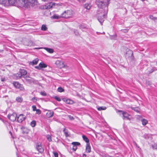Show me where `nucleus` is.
Segmentation results:
<instances>
[{
	"label": "nucleus",
	"instance_id": "37",
	"mask_svg": "<svg viewBox=\"0 0 157 157\" xmlns=\"http://www.w3.org/2000/svg\"><path fill=\"white\" fill-rule=\"evenodd\" d=\"M150 19L153 20L155 21L157 19V17H154L152 15L150 16Z\"/></svg>",
	"mask_w": 157,
	"mask_h": 157
},
{
	"label": "nucleus",
	"instance_id": "59",
	"mask_svg": "<svg viewBox=\"0 0 157 157\" xmlns=\"http://www.w3.org/2000/svg\"><path fill=\"white\" fill-rule=\"evenodd\" d=\"M10 133H11V134H12V133L11 132H10Z\"/></svg>",
	"mask_w": 157,
	"mask_h": 157
},
{
	"label": "nucleus",
	"instance_id": "30",
	"mask_svg": "<svg viewBox=\"0 0 157 157\" xmlns=\"http://www.w3.org/2000/svg\"><path fill=\"white\" fill-rule=\"evenodd\" d=\"M47 28L45 25H42L41 27V29L42 30L46 31L47 30Z\"/></svg>",
	"mask_w": 157,
	"mask_h": 157
},
{
	"label": "nucleus",
	"instance_id": "14",
	"mask_svg": "<svg viewBox=\"0 0 157 157\" xmlns=\"http://www.w3.org/2000/svg\"><path fill=\"white\" fill-rule=\"evenodd\" d=\"M71 144L73 145L72 148L73 150L75 151L77 149V146L80 145V144L78 142H73Z\"/></svg>",
	"mask_w": 157,
	"mask_h": 157
},
{
	"label": "nucleus",
	"instance_id": "7",
	"mask_svg": "<svg viewBox=\"0 0 157 157\" xmlns=\"http://www.w3.org/2000/svg\"><path fill=\"white\" fill-rule=\"evenodd\" d=\"M17 114L15 113H13L11 114H9L8 115V118L12 121H14L16 119Z\"/></svg>",
	"mask_w": 157,
	"mask_h": 157
},
{
	"label": "nucleus",
	"instance_id": "17",
	"mask_svg": "<svg viewBox=\"0 0 157 157\" xmlns=\"http://www.w3.org/2000/svg\"><path fill=\"white\" fill-rule=\"evenodd\" d=\"M39 61V59H35L34 60H33L32 62H30V64L31 65H36Z\"/></svg>",
	"mask_w": 157,
	"mask_h": 157
},
{
	"label": "nucleus",
	"instance_id": "36",
	"mask_svg": "<svg viewBox=\"0 0 157 157\" xmlns=\"http://www.w3.org/2000/svg\"><path fill=\"white\" fill-rule=\"evenodd\" d=\"M79 28L82 30L86 29V28L84 26V25H82L80 26Z\"/></svg>",
	"mask_w": 157,
	"mask_h": 157
},
{
	"label": "nucleus",
	"instance_id": "12",
	"mask_svg": "<svg viewBox=\"0 0 157 157\" xmlns=\"http://www.w3.org/2000/svg\"><path fill=\"white\" fill-rule=\"evenodd\" d=\"M119 112H121L122 113V114L123 117V119H124L125 118H126L128 120H130V119L128 117L129 116V114L126 112H124L122 110H119Z\"/></svg>",
	"mask_w": 157,
	"mask_h": 157
},
{
	"label": "nucleus",
	"instance_id": "24",
	"mask_svg": "<svg viewBox=\"0 0 157 157\" xmlns=\"http://www.w3.org/2000/svg\"><path fill=\"white\" fill-rule=\"evenodd\" d=\"M39 64L41 68H45L47 67V65L42 62L40 63Z\"/></svg>",
	"mask_w": 157,
	"mask_h": 157
},
{
	"label": "nucleus",
	"instance_id": "18",
	"mask_svg": "<svg viewBox=\"0 0 157 157\" xmlns=\"http://www.w3.org/2000/svg\"><path fill=\"white\" fill-rule=\"evenodd\" d=\"M22 130V133L23 134H27L29 132V130L24 127L21 128Z\"/></svg>",
	"mask_w": 157,
	"mask_h": 157
},
{
	"label": "nucleus",
	"instance_id": "48",
	"mask_svg": "<svg viewBox=\"0 0 157 157\" xmlns=\"http://www.w3.org/2000/svg\"><path fill=\"white\" fill-rule=\"evenodd\" d=\"M35 68L37 69L38 70H40L41 69V68L39 66H39H36L35 67Z\"/></svg>",
	"mask_w": 157,
	"mask_h": 157
},
{
	"label": "nucleus",
	"instance_id": "33",
	"mask_svg": "<svg viewBox=\"0 0 157 157\" xmlns=\"http://www.w3.org/2000/svg\"><path fill=\"white\" fill-rule=\"evenodd\" d=\"M57 90L59 92H62L64 91V89L62 87H60L58 88Z\"/></svg>",
	"mask_w": 157,
	"mask_h": 157
},
{
	"label": "nucleus",
	"instance_id": "55",
	"mask_svg": "<svg viewBox=\"0 0 157 157\" xmlns=\"http://www.w3.org/2000/svg\"><path fill=\"white\" fill-rule=\"evenodd\" d=\"M83 157H86V155L85 154H83L82 155Z\"/></svg>",
	"mask_w": 157,
	"mask_h": 157
},
{
	"label": "nucleus",
	"instance_id": "27",
	"mask_svg": "<svg viewBox=\"0 0 157 157\" xmlns=\"http://www.w3.org/2000/svg\"><path fill=\"white\" fill-rule=\"evenodd\" d=\"M106 107L105 106H101L99 107L98 108V110L99 111H101V110H105L106 109Z\"/></svg>",
	"mask_w": 157,
	"mask_h": 157
},
{
	"label": "nucleus",
	"instance_id": "23",
	"mask_svg": "<svg viewBox=\"0 0 157 157\" xmlns=\"http://www.w3.org/2000/svg\"><path fill=\"white\" fill-rule=\"evenodd\" d=\"M141 122L142 124L144 126L145 125L148 123V121L144 119H143L141 120Z\"/></svg>",
	"mask_w": 157,
	"mask_h": 157
},
{
	"label": "nucleus",
	"instance_id": "39",
	"mask_svg": "<svg viewBox=\"0 0 157 157\" xmlns=\"http://www.w3.org/2000/svg\"><path fill=\"white\" fill-rule=\"evenodd\" d=\"M53 112H50L49 113V117H53Z\"/></svg>",
	"mask_w": 157,
	"mask_h": 157
},
{
	"label": "nucleus",
	"instance_id": "56",
	"mask_svg": "<svg viewBox=\"0 0 157 157\" xmlns=\"http://www.w3.org/2000/svg\"><path fill=\"white\" fill-rule=\"evenodd\" d=\"M5 79L4 78H1V81L2 82L4 81H5Z\"/></svg>",
	"mask_w": 157,
	"mask_h": 157
},
{
	"label": "nucleus",
	"instance_id": "53",
	"mask_svg": "<svg viewBox=\"0 0 157 157\" xmlns=\"http://www.w3.org/2000/svg\"><path fill=\"white\" fill-rule=\"evenodd\" d=\"M110 38L111 39H115V36H112Z\"/></svg>",
	"mask_w": 157,
	"mask_h": 157
},
{
	"label": "nucleus",
	"instance_id": "44",
	"mask_svg": "<svg viewBox=\"0 0 157 157\" xmlns=\"http://www.w3.org/2000/svg\"><path fill=\"white\" fill-rule=\"evenodd\" d=\"M53 18L54 19H58L59 18V17L58 16L55 15L53 16Z\"/></svg>",
	"mask_w": 157,
	"mask_h": 157
},
{
	"label": "nucleus",
	"instance_id": "19",
	"mask_svg": "<svg viewBox=\"0 0 157 157\" xmlns=\"http://www.w3.org/2000/svg\"><path fill=\"white\" fill-rule=\"evenodd\" d=\"M63 100L64 101L66 102L68 104H72L73 103V101L69 99H67L66 98H63Z\"/></svg>",
	"mask_w": 157,
	"mask_h": 157
},
{
	"label": "nucleus",
	"instance_id": "57",
	"mask_svg": "<svg viewBox=\"0 0 157 157\" xmlns=\"http://www.w3.org/2000/svg\"><path fill=\"white\" fill-rule=\"evenodd\" d=\"M3 50H2V49H0V52H3Z\"/></svg>",
	"mask_w": 157,
	"mask_h": 157
},
{
	"label": "nucleus",
	"instance_id": "9",
	"mask_svg": "<svg viewBox=\"0 0 157 157\" xmlns=\"http://www.w3.org/2000/svg\"><path fill=\"white\" fill-rule=\"evenodd\" d=\"M25 117L23 114H20L17 118V120L19 123L22 122L25 119Z\"/></svg>",
	"mask_w": 157,
	"mask_h": 157
},
{
	"label": "nucleus",
	"instance_id": "21",
	"mask_svg": "<svg viewBox=\"0 0 157 157\" xmlns=\"http://www.w3.org/2000/svg\"><path fill=\"white\" fill-rule=\"evenodd\" d=\"M44 49L46 50L48 52L52 53L54 52V50L52 48H45Z\"/></svg>",
	"mask_w": 157,
	"mask_h": 157
},
{
	"label": "nucleus",
	"instance_id": "52",
	"mask_svg": "<svg viewBox=\"0 0 157 157\" xmlns=\"http://www.w3.org/2000/svg\"><path fill=\"white\" fill-rule=\"evenodd\" d=\"M133 143L134 144L136 145V147H137L138 148L139 147V146H138L137 144L136 143V142L135 141H133Z\"/></svg>",
	"mask_w": 157,
	"mask_h": 157
},
{
	"label": "nucleus",
	"instance_id": "45",
	"mask_svg": "<svg viewBox=\"0 0 157 157\" xmlns=\"http://www.w3.org/2000/svg\"><path fill=\"white\" fill-rule=\"evenodd\" d=\"M128 30L127 29H125L121 30L122 32L124 33H127L128 31Z\"/></svg>",
	"mask_w": 157,
	"mask_h": 157
},
{
	"label": "nucleus",
	"instance_id": "8",
	"mask_svg": "<svg viewBox=\"0 0 157 157\" xmlns=\"http://www.w3.org/2000/svg\"><path fill=\"white\" fill-rule=\"evenodd\" d=\"M30 78H29L28 77L25 78V80L26 82L30 84H31L32 83H37L38 82L37 80L34 79L33 78H32L30 77Z\"/></svg>",
	"mask_w": 157,
	"mask_h": 157
},
{
	"label": "nucleus",
	"instance_id": "20",
	"mask_svg": "<svg viewBox=\"0 0 157 157\" xmlns=\"http://www.w3.org/2000/svg\"><path fill=\"white\" fill-rule=\"evenodd\" d=\"M82 137L86 143V144L89 143V140L86 136L84 135H83L82 136Z\"/></svg>",
	"mask_w": 157,
	"mask_h": 157
},
{
	"label": "nucleus",
	"instance_id": "15",
	"mask_svg": "<svg viewBox=\"0 0 157 157\" xmlns=\"http://www.w3.org/2000/svg\"><path fill=\"white\" fill-rule=\"evenodd\" d=\"M25 45L28 46H31L33 45V42L30 40H27L25 42Z\"/></svg>",
	"mask_w": 157,
	"mask_h": 157
},
{
	"label": "nucleus",
	"instance_id": "3",
	"mask_svg": "<svg viewBox=\"0 0 157 157\" xmlns=\"http://www.w3.org/2000/svg\"><path fill=\"white\" fill-rule=\"evenodd\" d=\"M73 11L71 10L65 11L61 15L62 17L67 18L72 17L73 14Z\"/></svg>",
	"mask_w": 157,
	"mask_h": 157
},
{
	"label": "nucleus",
	"instance_id": "38",
	"mask_svg": "<svg viewBox=\"0 0 157 157\" xmlns=\"http://www.w3.org/2000/svg\"><path fill=\"white\" fill-rule=\"evenodd\" d=\"M47 139L49 141H52L51 137L50 135H48L47 136Z\"/></svg>",
	"mask_w": 157,
	"mask_h": 157
},
{
	"label": "nucleus",
	"instance_id": "6",
	"mask_svg": "<svg viewBox=\"0 0 157 157\" xmlns=\"http://www.w3.org/2000/svg\"><path fill=\"white\" fill-rule=\"evenodd\" d=\"M56 64L57 67L60 68H62L65 67V66L63 62L62 61L57 60L56 63Z\"/></svg>",
	"mask_w": 157,
	"mask_h": 157
},
{
	"label": "nucleus",
	"instance_id": "2",
	"mask_svg": "<svg viewBox=\"0 0 157 157\" xmlns=\"http://www.w3.org/2000/svg\"><path fill=\"white\" fill-rule=\"evenodd\" d=\"M22 6L24 7H28L33 6L35 3H36V0H20Z\"/></svg>",
	"mask_w": 157,
	"mask_h": 157
},
{
	"label": "nucleus",
	"instance_id": "43",
	"mask_svg": "<svg viewBox=\"0 0 157 157\" xmlns=\"http://www.w3.org/2000/svg\"><path fill=\"white\" fill-rule=\"evenodd\" d=\"M36 113L37 114H40L41 113V111L39 109H37L36 110Z\"/></svg>",
	"mask_w": 157,
	"mask_h": 157
},
{
	"label": "nucleus",
	"instance_id": "29",
	"mask_svg": "<svg viewBox=\"0 0 157 157\" xmlns=\"http://www.w3.org/2000/svg\"><path fill=\"white\" fill-rule=\"evenodd\" d=\"M13 84L16 88H17L20 84L18 82H13Z\"/></svg>",
	"mask_w": 157,
	"mask_h": 157
},
{
	"label": "nucleus",
	"instance_id": "40",
	"mask_svg": "<svg viewBox=\"0 0 157 157\" xmlns=\"http://www.w3.org/2000/svg\"><path fill=\"white\" fill-rule=\"evenodd\" d=\"M53 154L54 155L55 157H58V154L57 152H55V151H53Z\"/></svg>",
	"mask_w": 157,
	"mask_h": 157
},
{
	"label": "nucleus",
	"instance_id": "47",
	"mask_svg": "<svg viewBox=\"0 0 157 157\" xmlns=\"http://www.w3.org/2000/svg\"><path fill=\"white\" fill-rule=\"evenodd\" d=\"M32 100L34 102H36V101H37V99H36V98H35V97H33V98H32Z\"/></svg>",
	"mask_w": 157,
	"mask_h": 157
},
{
	"label": "nucleus",
	"instance_id": "51",
	"mask_svg": "<svg viewBox=\"0 0 157 157\" xmlns=\"http://www.w3.org/2000/svg\"><path fill=\"white\" fill-rule=\"evenodd\" d=\"M144 137L145 138H147L148 137V135L147 134L144 135Z\"/></svg>",
	"mask_w": 157,
	"mask_h": 157
},
{
	"label": "nucleus",
	"instance_id": "42",
	"mask_svg": "<svg viewBox=\"0 0 157 157\" xmlns=\"http://www.w3.org/2000/svg\"><path fill=\"white\" fill-rule=\"evenodd\" d=\"M74 33L75 34L77 35L78 36L79 35V33L78 32V31L77 30H74Z\"/></svg>",
	"mask_w": 157,
	"mask_h": 157
},
{
	"label": "nucleus",
	"instance_id": "26",
	"mask_svg": "<svg viewBox=\"0 0 157 157\" xmlns=\"http://www.w3.org/2000/svg\"><path fill=\"white\" fill-rule=\"evenodd\" d=\"M16 76V79H18L21 78V77H22L21 76L20 73V71H19L15 75Z\"/></svg>",
	"mask_w": 157,
	"mask_h": 157
},
{
	"label": "nucleus",
	"instance_id": "16",
	"mask_svg": "<svg viewBox=\"0 0 157 157\" xmlns=\"http://www.w3.org/2000/svg\"><path fill=\"white\" fill-rule=\"evenodd\" d=\"M86 151L88 153H90L91 151V148L90 146V143L86 144Z\"/></svg>",
	"mask_w": 157,
	"mask_h": 157
},
{
	"label": "nucleus",
	"instance_id": "5",
	"mask_svg": "<svg viewBox=\"0 0 157 157\" xmlns=\"http://www.w3.org/2000/svg\"><path fill=\"white\" fill-rule=\"evenodd\" d=\"M55 3L53 2H49L43 6L42 9H50L53 7L55 6Z\"/></svg>",
	"mask_w": 157,
	"mask_h": 157
},
{
	"label": "nucleus",
	"instance_id": "35",
	"mask_svg": "<svg viewBox=\"0 0 157 157\" xmlns=\"http://www.w3.org/2000/svg\"><path fill=\"white\" fill-rule=\"evenodd\" d=\"M54 98L59 101H61V99L57 96H55L54 97Z\"/></svg>",
	"mask_w": 157,
	"mask_h": 157
},
{
	"label": "nucleus",
	"instance_id": "54",
	"mask_svg": "<svg viewBox=\"0 0 157 157\" xmlns=\"http://www.w3.org/2000/svg\"><path fill=\"white\" fill-rule=\"evenodd\" d=\"M79 2H85L86 0H78Z\"/></svg>",
	"mask_w": 157,
	"mask_h": 157
},
{
	"label": "nucleus",
	"instance_id": "11",
	"mask_svg": "<svg viewBox=\"0 0 157 157\" xmlns=\"http://www.w3.org/2000/svg\"><path fill=\"white\" fill-rule=\"evenodd\" d=\"M36 148L40 153H42L44 151L43 148L42 147L40 143H37L36 144Z\"/></svg>",
	"mask_w": 157,
	"mask_h": 157
},
{
	"label": "nucleus",
	"instance_id": "58",
	"mask_svg": "<svg viewBox=\"0 0 157 157\" xmlns=\"http://www.w3.org/2000/svg\"><path fill=\"white\" fill-rule=\"evenodd\" d=\"M44 2L48 1L49 0H42Z\"/></svg>",
	"mask_w": 157,
	"mask_h": 157
},
{
	"label": "nucleus",
	"instance_id": "46",
	"mask_svg": "<svg viewBox=\"0 0 157 157\" xmlns=\"http://www.w3.org/2000/svg\"><path fill=\"white\" fill-rule=\"evenodd\" d=\"M33 108V111H36V110L37 109H36V107L35 105H33L32 106Z\"/></svg>",
	"mask_w": 157,
	"mask_h": 157
},
{
	"label": "nucleus",
	"instance_id": "4",
	"mask_svg": "<svg viewBox=\"0 0 157 157\" xmlns=\"http://www.w3.org/2000/svg\"><path fill=\"white\" fill-rule=\"evenodd\" d=\"M16 0H0V3L2 4H9L11 5H13Z\"/></svg>",
	"mask_w": 157,
	"mask_h": 157
},
{
	"label": "nucleus",
	"instance_id": "34",
	"mask_svg": "<svg viewBox=\"0 0 157 157\" xmlns=\"http://www.w3.org/2000/svg\"><path fill=\"white\" fill-rule=\"evenodd\" d=\"M36 121H32L31 122L30 124H31V125L32 127H34V126H35L36 125Z\"/></svg>",
	"mask_w": 157,
	"mask_h": 157
},
{
	"label": "nucleus",
	"instance_id": "28",
	"mask_svg": "<svg viewBox=\"0 0 157 157\" xmlns=\"http://www.w3.org/2000/svg\"><path fill=\"white\" fill-rule=\"evenodd\" d=\"M84 7L87 10H89L90 8V6L88 4H85L84 5Z\"/></svg>",
	"mask_w": 157,
	"mask_h": 157
},
{
	"label": "nucleus",
	"instance_id": "50",
	"mask_svg": "<svg viewBox=\"0 0 157 157\" xmlns=\"http://www.w3.org/2000/svg\"><path fill=\"white\" fill-rule=\"evenodd\" d=\"M69 119L71 120H73L74 119V118L73 117L70 115L69 116Z\"/></svg>",
	"mask_w": 157,
	"mask_h": 157
},
{
	"label": "nucleus",
	"instance_id": "31",
	"mask_svg": "<svg viewBox=\"0 0 157 157\" xmlns=\"http://www.w3.org/2000/svg\"><path fill=\"white\" fill-rule=\"evenodd\" d=\"M16 100L18 102H21L22 101L23 99L21 97H18L16 98Z\"/></svg>",
	"mask_w": 157,
	"mask_h": 157
},
{
	"label": "nucleus",
	"instance_id": "25",
	"mask_svg": "<svg viewBox=\"0 0 157 157\" xmlns=\"http://www.w3.org/2000/svg\"><path fill=\"white\" fill-rule=\"evenodd\" d=\"M16 88L19 89L21 90H24V88L23 85L21 84H19V85Z\"/></svg>",
	"mask_w": 157,
	"mask_h": 157
},
{
	"label": "nucleus",
	"instance_id": "10",
	"mask_svg": "<svg viewBox=\"0 0 157 157\" xmlns=\"http://www.w3.org/2000/svg\"><path fill=\"white\" fill-rule=\"evenodd\" d=\"M19 71L21 76L23 78H27L28 77L29 78H30L29 76L25 75L27 74V72L25 70L20 69Z\"/></svg>",
	"mask_w": 157,
	"mask_h": 157
},
{
	"label": "nucleus",
	"instance_id": "41",
	"mask_svg": "<svg viewBox=\"0 0 157 157\" xmlns=\"http://www.w3.org/2000/svg\"><path fill=\"white\" fill-rule=\"evenodd\" d=\"M40 94L41 95L44 96H45L47 95V94L44 92H41Z\"/></svg>",
	"mask_w": 157,
	"mask_h": 157
},
{
	"label": "nucleus",
	"instance_id": "49",
	"mask_svg": "<svg viewBox=\"0 0 157 157\" xmlns=\"http://www.w3.org/2000/svg\"><path fill=\"white\" fill-rule=\"evenodd\" d=\"M152 147L153 148H154L155 149H157V144H154V145H152Z\"/></svg>",
	"mask_w": 157,
	"mask_h": 157
},
{
	"label": "nucleus",
	"instance_id": "22",
	"mask_svg": "<svg viewBox=\"0 0 157 157\" xmlns=\"http://www.w3.org/2000/svg\"><path fill=\"white\" fill-rule=\"evenodd\" d=\"M63 132H64V133L66 137H67L70 136V135L68 134L67 130L66 129V128H64V129L63 130Z\"/></svg>",
	"mask_w": 157,
	"mask_h": 157
},
{
	"label": "nucleus",
	"instance_id": "1",
	"mask_svg": "<svg viewBox=\"0 0 157 157\" xmlns=\"http://www.w3.org/2000/svg\"><path fill=\"white\" fill-rule=\"evenodd\" d=\"M95 0V2L99 9L98 10V19L102 25L108 11L109 0Z\"/></svg>",
	"mask_w": 157,
	"mask_h": 157
},
{
	"label": "nucleus",
	"instance_id": "13",
	"mask_svg": "<svg viewBox=\"0 0 157 157\" xmlns=\"http://www.w3.org/2000/svg\"><path fill=\"white\" fill-rule=\"evenodd\" d=\"M126 54L128 57H132L133 52L132 51L129 49H127L126 50Z\"/></svg>",
	"mask_w": 157,
	"mask_h": 157
},
{
	"label": "nucleus",
	"instance_id": "32",
	"mask_svg": "<svg viewBox=\"0 0 157 157\" xmlns=\"http://www.w3.org/2000/svg\"><path fill=\"white\" fill-rule=\"evenodd\" d=\"M132 109L134 110L136 112H139L140 111V109L139 107H135L134 108L133 107L132 108Z\"/></svg>",
	"mask_w": 157,
	"mask_h": 157
}]
</instances>
